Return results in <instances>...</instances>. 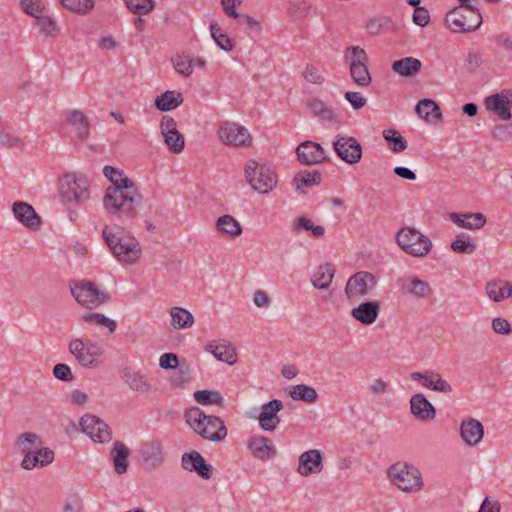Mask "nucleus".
I'll use <instances>...</instances> for the list:
<instances>
[{"mask_svg":"<svg viewBox=\"0 0 512 512\" xmlns=\"http://www.w3.org/2000/svg\"><path fill=\"white\" fill-rule=\"evenodd\" d=\"M102 203L108 216L121 223H127L139 214L142 207V195L137 187L124 190L106 188Z\"/></svg>","mask_w":512,"mask_h":512,"instance_id":"f257e3e1","label":"nucleus"},{"mask_svg":"<svg viewBox=\"0 0 512 512\" xmlns=\"http://www.w3.org/2000/svg\"><path fill=\"white\" fill-rule=\"evenodd\" d=\"M187 425L201 438L211 442H221L228 434L224 421L214 415H206L198 407H191L184 414Z\"/></svg>","mask_w":512,"mask_h":512,"instance_id":"f03ea898","label":"nucleus"},{"mask_svg":"<svg viewBox=\"0 0 512 512\" xmlns=\"http://www.w3.org/2000/svg\"><path fill=\"white\" fill-rule=\"evenodd\" d=\"M121 232H123L122 227L105 226L102 230V237L119 262L133 264L141 256V247L136 239L121 237Z\"/></svg>","mask_w":512,"mask_h":512,"instance_id":"7ed1b4c3","label":"nucleus"},{"mask_svg":"<svg viewBox=\"0 0 512 512\" xmlns=\"http://www.w3.org/2000/svg\"><path fill=\"white\" fill-rule=\"evenodd\" d=\"M391 484L405 493H416L423 488L420 470L411 463L397 461L387 469Z\"/></svg>","mask_w":512,"mask_h":512,"instance_id":"20e7f679","label":"nucleus"},{"mask_svg":"<svg viewBox=\"0 0 512 512\" xmlns=\"http://www.w3.org/2000/svg\"><path fill=\"white\" fill-rule=\"evenodd\" d=\"M58 192L64 203L81 205L90 198V181L82 173H66L59 179Z\"/></svg>","mask_w":512,"mask_h":512,"instance_id":"39448f33","label":"nucleus"},{"mask_svg":"<svg viewBox=\"0 0 512 512\" xmlns=\"http://www.w3.org/2000/svg\"><path fill=\"white\" fill-rule=\"evenodd\" d=\"M245 176L251 187L261 194L271 192L278 182L272 166L253 159L248 160L245 165Z\"/></svg>","mask_w":512,"mask_h":512,"instance_id":"423d86ee","label":"nucleus"},{"mask_svg":"<svg viewBox=\"0 0 512 512\" xmlns=\"http://www.w3.org/2000/svg\"><path fill=\"white\" fill-rule=\"evenodd\" d=\"M445 26L454 33L475 31L482 24V15L477 7H455L445 16Z\"/></svg>","mask_w":512,"mask_h":512,"instance_id":"0eeeda50","label":"nucleus"},{"mask_svg":"<svg viewBox=\"0 0 512 512\" xmlns=\"http://www.w3.org/2000/svg\"><path fill=\"white\" fill-rule=\"evenodd\" d=\"M396 242L408 255L422 258L432 250V242L419 230L412 227L401 228L396 234Z\"/></svg>","mask_w":512,"mask_h":512,"instance_id":"6e6552de","label":"nucleus"},{"mask_svg":"<svg viewBox=\"0 0 512 512\" xmlns=\"http://www.w3.org/2000/svg\"><path fill=\"white\" fill-rule=\"evenodd\" d=\"M69 287L75 300L85 308H97L110 300L106 291L88 280H72Z\"/></svg>","mask_w":512,"mask_h":512,"instance_id":"1a4fd4ad","label":"nucleus"},{"mask_svg":"<svg viewBox=\"0 0 512 512\" xmlns=\"http://www.w3.org/2000/svg\"><path fill=\"white\" fill-rule=\"evenodd\" d=\"M69 351L81 366L95 368L99 365V358L104 354L105 349L97 341H83L76 338L69 342Z\"/></svg>","mask_w":512,"mask_h":512,"instance_id":"9d476101","label":"nucleus"},{"mask_svg":"<svg viewBox=\"0 0 512 512\" xmlns=\"http://www.w3.org/2000/svg\"><path fill=\"white\" fill-rule=\"evenodd\" d=\"M346 59L350 63V73L353 81L360 86H368L371 76L367 68L368 57L364 49L351 46L346 50Z\"/></svg>","mask_w":512,"mask_h":512,"instance_id":"9b49d317","label":"nucleus"},{"mask_svg":"<svg viewBox=\"0 0 512 512\" xmlns=\"http://www.w3.org/2000/svg\"><path fill=\"white\" fill-rule=\"evenodd\" d=\"M217 134L219 140L228 146L248 147L252 143L249 131L236 122L225 121L221 123Z\"/></svg>","mask_w":512,"mask_h":512,"instance_id":"f8f14e48","label":"nucleus"},{"mask_svg":"<svg viewBox=\"0 0 512 512\" xmlns=\"http://www.w3.org/2000/svg\"><path fill=\"white\" fill-rule=\"evenodd\" d=\"M333 149L337 156L345 163L353 165L362 158V146L354 137L338 134L333 140Z\"/></svg>","mask_w":512,"mask_h":512,"instance_id":"ddd939ff","label":"nucleus"},{"mask_svg":"<svg viewBox=\"0 0 512 512\" xmlns=\"http://www.w3.org/2000/svg\"><path fill=\"white\" fill-rule=\"evenodd\" d=\"M376 284V277L372 273L359 271L348 279L345 294L349 300H359L371 292Z\"/></svg>","mask_w":512,"mask_h":512,"instance_id":"4468645a","label":"nucleus"},{"mask_svg":"<svg viewBox=\"0 0 512 512\" xmlns=\"http://www.w3.org/2000/svg\"><path fill=\"white\" fill-rule=\"evenodd\" d=\"M80 426L81 430L95 442L106 443L112 438L109 426L95 415H84L80 420Z\"/></svg>","mask_w":512,"mask_h":512,"instance_id":"2eb2a0df","label":"nucleus"},{"mask_svg":"<svg viewBox=\"0 0 512 512\" xmlns=\"http://www.w3.org/2000/svg\"><path fill=\"white\" fill-rule=\"evenodd\" d=\"M283 407L282 401L278 399H272L261 406L258 422L263 431L273 432L277 429L281 422L278 413Z\"/></svg>","mask_w":512,"mask_h":512,"instance_id":"dca6fc26","label":"nucleus"},{"mask_svg":"<svg viewBox=\"0 0 512 512\" xmlns=\"http://www.w3.org/2000/svg\"><path fill=\"white\" fill-rule=\"evenodd\" d=\"M486 108L493 111L500 119L509 120L512 108V90H503L485 100Z\"/></svg>","mask_w":512,"mask_h":512,"instance_id":"f3484780","label":"nucleus"},{"mask_svg":"<svg viewBox=\"0 0 512 512\" xmlns=\"http://www.w3.org/2000/svg\"><path fill=\"white\" fill-rule=\"evenodd\" d=\"M410 378L415 382H419L423 387L433 391L442 393L452 392L451 385L436 371L412 372Z\"/></svg>","mask_w":512,"mask_h":512,"instance_id":"a211bd4d","label":"nucleus"},{"mask_svg":"<svg viewBox=\"0 0 512 512\" xmlns=\"http://www.w3.org/2000/svg\"><path fill=\"white\" fill-rule=\"evenodd\" d=\"M68 132L74 138L84 140L89 136L90 124L85 114L79 110L65 112Z\"/></svg>","mask_w":512,"mask_h":512,"instance_id":"6ab92c4d","label":"nucleus"},{"mask_svg":"<svg viewBox=\"0 0 512 512\" xmlns=\"http://www.w3.org/2000/svg\"><path fill=\"white\" fill-rule=\"evenodd\" d=\"M323 469V456L320 450L311 449L303 452L298 459L297 472L304 477L318 474Z\"/></svg>","mask_w":512,"mask_h":512,"instance_id":"aec40b11","label":"nucleus"},{"mask_svg":"<svg viewBox=\"0 0 512 512\" xmlns=\"http://www.w3.org/2000/svg\"><path fill=\"white\" fill-rule=\"evenodd\" d=\"M484 437V427L480 421L475 418L462 420L460 424V438L470 447L477 446Z\"/></svg>","mask_w":512,"mask_h":512,"instance_id":"412c9836","label":"nucleus"},{"mask_svg":"<svg viewBox=\"0 0 512 512\" xmlns=\"http://www.w3.org/2000/svg\"><path fill=\"white\" fill-rule=\"evenodd\" d=\"M251 454L260 460H269L276 456L277 449L271 440L265 436H252L247 441Z\"/></svg>","mask_w":512,"mask_h":512,"instance_id":"4be33fe9","label":"nucleus"},{"mask_svg":"<svg viewBox=\"0 0 512 512\" xmlns=\"http://www.w3.org/2000/svg\"><path fill=\"white\" fill-rule=\"evenodd\" d=\"M296 152L299 161L305 165L318 164L327 160L326 153L321 145L312 141L300 144Z\"/></svg>","mask_w":512,"mask_h":512,"instance_id":"5701e85b","label":"nucleus"},{"mask_svg":"<svg viewBox=\"0 0 512 512\" xmlns=\"http://www.w3.org/2000/svg\"><path fill=\"white\" fill-rule=\"evenodd\" d=\"M410 412L419 421H432L436 417L435 407L421 393L410 398Z\"/></svg>","mask_w":512,"mask_h":512,"instance_id":"b1692460","label":"nucleus"},{"mask_svg":"<svg viewBox=\"0 0 512 512\" xmlns=\"http://www.w3.org/2000/svg\"><path fill=\"white\" fill-rule=\"evenodd\" d=\"M121 378L133 392L148 394L151 391V382L141 371H135L126 367L121 372Z\"/></svg>","mask_w":512,"mask_h":512,"instance_id":"393cba45","label":"nucleus"},{"mask_svg":"<svg viewBox=\"0 0 512 512\" xmlns=\"http://www.w3.org/2000/svg\"><path fill=\"white\" fill-rule=\"evenodd\" d=\"M12 211L15 218L25 227L31 230H37L40 227L41 219L30 204L22 201L14 202Z\"/></svg>","mask_w":512,"mask_h":512,"instance_id":"a878e982","label":"nucleus"},{"mask_svg":"<svg viewBox=\"0 0 512 512\" xmlns=\"http://www.w3.org/2000/svg\"><path fill=\"white\" fill-rule=\"evenodd\" d=\"M182 467L188 471H195L203 479H209L212 474L211 465L207 464L204 457L197 451L182 455Z\"/></svg>","mask_w":512,"mask_h":512,"instance_id":"bb28decb","label":"nucleus"},{"mask_svg":"<svg viewBox=\"0 0 512 512\" xmlns=\"http://www.w3.org/2000/svg\"><path fill=\"white\" fill-rule=\"evenodd\" d=\"M400 282L402 290L414 298L427 299L433 293L430 284L418 277H404Z\"/></svg>","mask_w":512,"mask_h":512,"instance_id":"cd10ccee","label":"nucleus"},{"mask_svg":"<svg viewBox=\"0 0 512 512\" xmlns=\"http://www.w3.org/2000/svg\"><path fill=\"white\" fill-rule=\"evenodd\" d=\"M141 458L147 469L159 468L164 462L161 444L157 441L145 443L141 448Z\"/></svg>","mask_w":512,"mask_h":512,"instance_id":"c85d7f7f","label":"nucleus"},{"mask_svg":"<svg viewBox=\"0 0 512 512\" xmlns=\"http://www.w3.org/2000/svg\"><path fill=\"white\" fill-rule=\"evenodd\" d=\"M206 350L214 355V357L229 365H233L237 361V352L235 347L228 341L220 340L209 343Z\"/></svg>","mask_w":512,"mask_h":512,"instance_id":"c756f323","label":"nucleus"},{"mask_svg":"<svg viewBox=\"0 0 512 512\" xmlns=\"http://www.w3.org/2000/svg\"><path fill=\"white\" fill-rule=\"evenodd\" d=\"M380 305L376 301H367L351 310V316L364 325L373 324L379 315Z\"/></svg>","mask_w":512,"mask_h":512,"instance_id":"7c9ffc66","label":"nucleus"},{"mask_svg":"<svg viewBox=\"0 0 512 512\" xmlns=\"http://www.w3.org/2000/svg\"><path fill=\"white\" fill-rule=\"evenodd\" d=\"M322 174L318 170H301L295 174L292 185L299 193H305L306 189H310L320 184Z\"/></svg>","mask_w":512,"mask_h":512,"instance_id":"2f4dec72","label":"nucleus"},{"mask_svg":"<svg viewBox=\"0 0 512 512\" xmlns=\"http://www.w3.org/2000/svg\"><path fill=\"white\" fill-rule=\"evenodd\" d=\"M450 220L460 228L480 229L486 223V218L482 213H450Z\"/></svg>","mask_w":512,"mask_h":512,"instance_id":"473e14b6","label":"nucleus"},{"mask_svg":"<svg viewBox=\"0 0 512 512\" xmlns=\"http://www.w3.org/2000/svg\"><path fill=\"white\" fill-rule=\"evenodd\" d=\"M215 228L218 233L231 238L239 237L243 231L239 221L228 214L222 215L216 220Z\"/></svg>","mask_w":512,"mask_h":512,"instance_id":"72a5a7b5","label":"nucleus"},{"mask_svg":"<svg viewBox=\"0 0 512 512\" xmlns=\"http://www.w3.org/2000/svg\"><path fill=\"white\" fill-rule=\"evenodd\" d=\"M486 294L494 302H501L511 296L510 282L498 279L486 284Z\"/></svg>","mask_w":512,"mask_h":512,"instance_id":"f704fd0d","label":"nucleus"},{"mask_svg":"<svg viewBox=\"0 0 512 512\" xmlns=\"http://www.w3.org/2000/svg\"><path fill=\"white\" fill-rule=\"evenodd\" d=\"M422 63L414 57H405L392 63V70L404 77H413L421 70Z\"/></svg>","mask_w":512,"mask_h":512,"instance_id":"c9c22d12","label":"nucleus"},{"mask_svg":"<svg viewBox=\"0 0 512 512\" xmlns=\"http://www.w3.org/2000/svg\"><path fill=\"white\" fill-rule=\"evenodd\" d=\"M103 174L106 178H108L112 185L108 186L107 188H118L120 190L129 189V188H135L134 182L129 179L123 171H120L114 167L111 166H105L103 168Z\"/></svg>","mask_w":512,"mask_h":512,"instance_id":"e433bc0d","label":"nucleus"},{"mask_svg":"<svg viewBox=\"0 0 512 512\" xmlns=\"http://www.w3.org/2000/svg\"><path fill=\"white\" fill-rule=\"evenodd\" d=\"M335 275V267L330 264L326 263L323 265H320L314 272L312 277V285L316 289H327Z\"/></svg>","mask_w":512,"mask_h":512,"instance_id":"4c0bfd02","label":"nucleus"},{"mask_svg":"<svg viewBox=\"0 0 512 512\" xmlns=\"http://www.w3.org/2000/svg\"><path fill=\"white\" fill-rule=\"evenodd\" d=\"M288 395L295 401H303L308 404H313L318 400L317 391L306 384L289 386Z\"/></svg>","mask_w":512,"mask_h":512,"instance_id":"58836bf2","label":"nucleus"},{"mask_svg":"<svg viewBox=\"0 0 512 512\" xmlns=\"http://www.w3.org/2000/svg\"><path fill=\"white\" fill-rule=\"evenodd\" d=\"M15 445L23 454L35 453L42 446V441L36 433L25 432L17 437Z\"/></svg>","mask_w":512,"mask_h":512,"instance_id":"ea45409f","label":"nucleus"},{"mask_svg":"<svg viewBox=\"0 0 512 512\" xmlns=\"http://www.w3.org/2000/svg\"><path fill=\"white\" fill-rule=\"evenodd\" d=\"M419 117L425 119L427 122H433L441 119V112L438 105L430 99H423L418 102L415 108Z\"/></svg>","mask_w":512,"mask_h":512,"instance_id":"a19ab883","label":"nucleus"},{"mask_svg":"<svg viewBox=\"0 0 512 512\" xmlns=\"http://www.w3.org/2000/svg\"><path fill=\"white\" fill-rule=\"evenodd\" d=\"M115 471L118 474H123L128 468L129 450L122 442H115L111 452Z\"/></svg>","mask_w":512,"mask_h":512,"instance_id":"79ce46f5","label":"nucleus"},{"mask_svg":"<svg viewBox=\"0 0 512 512\" xmlns=\"http://www.w3.org/2000/svg\"><path fill=\"white\" fill-rule=\"evenodd\" d=\"M171 325L175 329H187L195 322L194 316L186 309L173 307L170 310Z\"/></svg>","mask_w":512,"mask_h":512,"instance_id":"37998d69","label":"nucleus"},{"mask_svg":"<svg viewBox=\"0 0 512 512\" xmlns=\"http://www.w3.org/2000/svg\"><path fill=\"white\" fill-rule=\"evenodd\" d=\"M183 102L181 93L175 91H166L155 100V106L160 111H170L176 109Z\"/></svg>","mask_w":512,"mask_h":512,"instance_id":"c03bdc74","label":"nucleus"},{"mask_svg":"<svg viewBox=\"0 0 512 512\" xmlns=\"http://www.w3.org/2000/svg\"><path fill=\"white\" fill-rule=\"evenodd\" d=\"M291 229L294 233L301 231H309L314 237H322L325 233V228L321 225H314V223L305 216L296 217L292 224Z\"/></svg>","mask_w":512,"mask_h":512,"instance_id":"a18cd8bd","label":"nucleus"},{"mask_svg":"<svg viewBox=\"0 0 512 512\" xmlns=\"http://www.w3.org/2000/svg\"><path fill=\"white\" fill-rule=\"evenodd\" d=\"M310 112L324 121H332L334 113L322 100L313 98L307 101Z\"/></svg>","mask_w":512,"mask_h":512,"instance_id":"49530a36","label":"nucleus"},{"mask_svg":"<svg viewBox=\"0 0 512 512\" xmlns=\"http://www.w3.org/2000/svg\"><path fill=\"white\" fill-rule=\"evenodd\" d=\"M312 9V3L308 0H299L290 2L287 7V13L293 20L306 18Z\"/></svg>","mask_w":512,"mask_h":512,"instance_id":"de8ad7c7","label":"nucleus"},{"mask_svg":"<svg viewBox=\"0 0 512 512\" xmlns=\"http://www.w3.org/2000/svg\"><path fill=\"white\" fill-rule=\"evenodd\" d=\"M81 319L86 323H94L98 326L106 327L110 333H114L117 328V324L114 320L98 312L85 313L82 315Z\"/></svg>","mask_w":512,"mask_h":512,"instance_id":"09e8293b","label":"nucleus"},{"mask_svg":"<svg viewBox=\"0 0 512 512\" xmlns=\"http://www.w3.org/2000/svg\"><path fill=\"white\" fill-rule=\"evenodd\" d=\"M451 249L456 253L471 254L476 250V245L469 235L460 233L452 242Z\"/></svg>","mask_w":512,"mask_h":512,"instance_id":"8fccbe9b","label":"nucleus"},{"mask_svg":"<svg viewBox=\"0 0 512 512\" xmlns=\"http://www.w3.org/2000/svg\"><path fill=\"white\" fill-rule=\"evenodd\" d=\"M195 401L200 405H223V397L222 395L213 390H198L194 393Z\"/></svg>","mask_w":512,"mask_h":512,"instance_id":"3c124183","label":"nucleus"},{"mask_svg":"<svg viewBox=\"0 0 512 512\" xmlns=\"http://www.w3.org/2000/svg\"><path fill=\"white\" fill-rule=\"evenodd\" d=\"M383 137L395 153L402 152L407 148V141L394 129L384 130Z\"/></svg>","mask_w":512,"mask_h":512,"instance_id":"603ef678","label":"nucleus"},{"mask_svg":"<svg viewBox=\"0 0 512 512\" xmlns=\"http://www.w3.org/2000/svg\"><path fill=\"white\" fill-rule=\"evenodd\" d=\"M211 36L216 44L224 51H231L234 47L232 40L227 34L223 33L221 28L218 27L216 22L210 23Z\"/></svg>","mask_w":512,"mask_h":512,"instance_id":"864d4df0","label":"nucleus"},{"mask_svg":"<svg viewBox=\"0 0 512 512\" xmlns=\"http://www.w3.org/2000/svg\"><path fill=\"white\" fill-rule=\"evenodd\" d=\"M69 11L78 14H87L94 7L93 0H59Z\"/></svg>","mask_w":512,"mask_h":512,"instance_id":"5fc2aeb1","label":"nucleus"},{"mask_svg":"<svg viewBox=\"0 0 512 512\" xmlns=\"http://www.w3.org/2000/svg\"><path fill=\"white\" fill-rule=\"evenodd\" d=\"M36 25L39 28V31L45 36L55 37L58 33L55 21L47 15L41 14L37 17Z\"/></svg>","mask_w":512,"mask_h":512,"instance_id":"6e6d98bb","label":"nucleus"},{"mask_svg":"<svg viewBox=\"0 0 512 512\" xmlns=\"http://www.w3.org/2000/svg\"><path fill=\"white\" fill-rule=\"evenodd\" d=\"M128 9L134 14L145 15L154 8L153 0H125Z\"/></svg>","mask_w":512,"mask_h":512,"instance_id":"4d7b16f0","label":"nucleus"},{"mask_svg":"<svg viewBox=\"0 0 512 512\" xmlns=\"http://www.w3.org/2000/svg\"><path fill=\"white\" fill-rule=\"evenodd\" d=\"M0 146L5 148H21L23 140L5 129H0Z\"/></svg>","mask_w":512,"mask_h":512,"instance_id":"13d9d810","label":"nucleus"},{"mask_svg":"<svg viewBox=\"0 0 512 512\" xmlns=\"http://www.w3.org/2000/svg\"><path fill=\"white\" fill-rule=\"evenodd\" d=\"M22 10L35 19L43 14V4L41 0H20Z\"/></svg>","mask_w":512,"mask_h":512,"instance_id":"bf43d9fd","label":"nucleus"},{"mask_svg":"<svg viewBox=\"0 0 512 512\" xmlns=\"http://www.w3.org/2000/svg\"><path fill=\"white\" fill-rule=\"evenodd\" d=\"M163 137L169 150L174 153H180L183 151L185 142L183 136L180 133H177L176 135L167 134Z\"/></svg>","mask_w":512,"mask_h":512,"instance_id":"052dcab7","label":"nucleus"},{"mask_svg":"<svg viewBox=\"0 0 512 512\" xmlns=\"http://www.w3.org/2000/svg\"><path fill=\"white\" fill-rule=\"evenodd\" d=\"M302 75L306 81L312 84L320 85L324 82V77L321 71L313 65H308L304 69Z\"/></svg>","mask_w":512,"mask_h":512,"instance_id":"680f3d73","label":"nucleus"},{"mask_svg":"<svg viewBox=\"0 0 512 512\" xmlns=\"http://www.w3.org/2000/svg\"><path fill=\"white\" fill-rule=\"evenodd\" d=\"M175 69L184 76H189L193 72V61L189 57H178L174 62Z\"/></svg>","mask_w":512,"mask_h":512,"instance_id":"e2e57ef3","label":"nucleus"},{"mask_svg":"<svg viewBox=\"0 0 512 512\" xmlns=\"http://www.w3.org/2000/svg\"><path fill=\"white\" fill-rule=\"evenodd\" d=\"M53 375L55 378L62 380V381H72L73 380V374L71 371V368L67 364H56L53 368Z\"/></svg>","mask_w":512,"mask_h":512,"instance_id":"0e129e2a","label":"nucleus"},{"mask_svg":"<svg viewBox=\"0 0 512 512\" xmlns=\"http://www.w3.org/2000/svg\"><path fill=\"white\" fill-rule=\"evenodd\" d=\"M160 129L163 136L167 134L176 135L177 133H179V131L177 130L176 121L169 116L162 117L160 122Z\"/></svg>","mask_w":512,"mask_h":512,"instance_id":"69168bd1","label":"nucleus"},{"mask_svg":"<svg viewBox=\"0 0 512 512\" xmlns=\"http://www.w3.org/2000/svg\"><path fill=\"white\" fill-rule=\"evenodd\" d=\"M34 456H37L39 466L44 467L54 460V452L49 448H43L42 446L36 450Z\"/></svg>","mask_w":512,"mask_h":512,"instance_id":"338daca9","label":"nucleus"},{"mask_svg":"<svg viewBox=\"0 0 512 512\" xmlns=\"http://www.w3.org/2000/svg\"><path fill=\"white\" fill-rule=\"evenodd\" d=\"M430 20V15L425 7H416L413 13V22L420 26L425 27Z\"/></svg>","mask_w":512,"mask_h":512,"instance_id":"774afa93","label":"nucleus"}]
</instances>
